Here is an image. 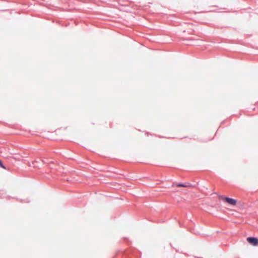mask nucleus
<instances>
[{
	"mask_svg": "<svg viewBox=\"0 0 258 258\" xmlns=\"http://www.w3.org/2000/svg\"><path fill=\"white\" fill-rule=\"evenodd\" d=\"M246 240L253 246H258V239L256 237H249L246 238Z\"/></svg>",
	"mask_w": 258,
	"mask_h": 258,
	"instance_id": "obj_1",
	"label": "nucleus"
},
{
	"mask_svg": "<svg viewBox=\"0 0 258 258\" xmlns=\"http://www.w3.org/2000/svg\"><path fill=\"white\" fill-rule=\"evenodd\" d=\"M222 200L226 202L229 205L235 206L237 204V201L234 199L229 198L227 197H223L222 198Z\"/></svg>",
	"mask_w": 258,
	"mask_h": 258,
	"instance_id": "obj_2",
	"label": "nucleus"
},
{
	"mask_svg": "<svg viewBox=\"0 0 258 258\" xmlns=\"http://www.w3.org/2000/svg\"><path fill=\"white\" fill-rule=\"evenodd\" d=\"M172 186H176L177 187H186V185L181 184V183H173Z\"/></svg>",
	"mask_w": 258,
	"mask_h": 258,
	"instance_id": "obj_3",
	"label": "nucleus"
}]
</instances>
